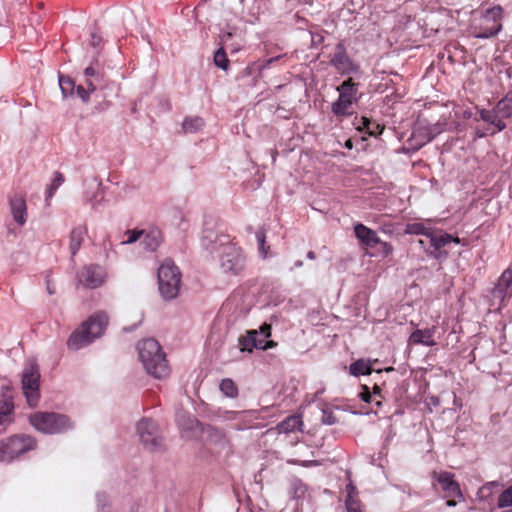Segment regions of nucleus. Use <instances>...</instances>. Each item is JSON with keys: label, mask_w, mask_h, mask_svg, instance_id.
Instances as JSON below:
<instances>
[{"label": "nucleus", "mask_w": 512, "mask_h": 512, "mask_svg": "<svg viewBox=\"0 0 512 512\" xmlns=\"http://www.w3.org/2000/svg\"><path fill=\"white\" fill-rule=\"evenodd\" d=\"M346 146H347V147H351V141H350V140H348V141L346 142Z\"/></svg>", "instance_id": "obj_62"}, {"label": "nucleus", "mask_w": 512, "mask_h": 512, "mask_svg": "<svg viewBox=\"0 0 512 512\" xmlns=\"http://www.w3.org/2000/svg\"><path fill=\"white\" fill-rule=\"evenodd\" d=\"M354 232L357 239L368 247H375L380 242L377 233L363 224L355 225Z\"/></svg>", "instance_id": "obj_17"}, {"label": "nucleus", "mask_w": 512, "mask_h": 512, "mask_svg": "<svg viewBox=\"0 0 512 512\" xmlns=\"http://www.w3.org/2000/svg\"><path fill=\"white\" fill-rule=\"evenodd\" d=\"M426 124H424L422 121H420L417 126L414 128L412 132V138L417 142L419 146H423L424 144H421L423 139L426 138L427 131L425 130Z\"/></svg>", "instance_id": "obj_37"}, {"label": "nucleus", "mask_w": 512, "mask_h": 512, "mask_svg": "<svg viewBox=\"0 0 512 512\" xmlns=\"http://www.w3.org/2000/svg\"><path fill=\"white\" fill-rule=\"evenodd\" d=\"M137 350L139 359L148 374L157 379L169 375L170 369L165 354L156 340L149 338L138 342Z\"/></svg>", "instance_id": "obj_2"}, {"label": "nucleus", "mask_w": 512, "mask_h": 512, "mask_svg": "<svg viewBox=\"0 0 512 512\" xmlns=\"http://www.w3.org/2000/svg\"><path fill=\"white\" fill-rule=\"evenodd\" d=\"M140 242L146 250L154 251L160 245L161 233L157 229L143 230Z\"/></svg>", "instance_id": "obj_18"}, {"label": "nucleus", "mask_w": 512, "mask_h": 512, "mask_svg": "<svg viewBox=\"0 0 512 512\" xmlns=\"http://www.w3.org/2000/svg\"><path fill=\"white\" fill-rule=\"evenodd\" d=\"M346 493L347 497L345 500H358L357 499V489L356 487L350 482L346 486Z\"/></svg>", "instance_id": "obj_42"}, {"label": "nucleus", "mask_w": 512, "mask_h": 512, "mask_svg": "<svg viewBox=\"0 0 512 512\" xmlns=\"http://www.w3.org/2000/svg\"><path fill=\"white\" fill-rule=\"evenodd\" d=\"M256 239H257V243H258V251H259V254L260 256L263 258V259H266L269 255H268V250H269V247L265 245V242H266V233H265V230L264 229H258L256 231Z\"/></svg>", "instance_id": "obj_32"}, {"label": "nucleus", "mask_w": 512, "mask_h": 512, "mask_svg": "<svg viewBox=\"0 0 512 512\" xmlns=\"http://www.w3.org/2000/svg\"><path fill=\"white\" fill-rule=\"evenodd\" d=\"M322 423L326 425H332L336 423V417L334 416L332 411L323 410L322 412Z\"/></svg>", "instance_id": "obj_41"}, {"label": "nucleus", "mask_w": 512, "mask_h": 512, "mask_svg": "<svg viewBox=\"0 0 512 512\" xmlns=\"http://www.w3.org/2000/svg\"><path fill=\"white\" fill-rule=\"evenodd\" d=\"M137 433L141 442L150 451H156L162 447V438L158 433V427L151 419L140 420L137 424Z\"/></svg>", "instance_id": "obj_11"}, {"label": "nucleus", "mask_w": 512, "mask_h": 512, "mask_svg": "<svg viewBox=\"0 0 512 512\" xmlns=\"http://www.w3.org/2000/svg\"><path fill=\"white\" fill-rule=\"evenodd\" d=\"M202 245L211 252L219 250L220 267L225 273L239 274L245 267V256L240 248L229 243H205Z\"/></svg>", "instance_id": "obj_4"}, {"label": "nucleus", "mask_w": 512, "mask_h": 512, "mask_svg": "<svg viewBox=\"0 0 512 512\" xmlns=\"http://www.w3.org/2000/svg\"><path fill=\"white\" fill-rule=\"evenodd\" d=\"M418 243L429 256L437 260H443L448 256L444 248L451 243L459 244L460 239L453 237L451 234L433 229L428 240L420 239Z\"/></svg>", "instance_id": "obj_9"}, {"label": "nucleus", "mask_w": 512, "mask_h": 512, "mask_svg": "<svg viewBox=\"0 0 512 512\" xmlns=\"http://www.w3.org/2000/svg\"><path fill=\"white\" fill-rule=\"evenodd\" d=\"M330 64L341 74H350L358 70V66L348 56L342 43L336 45Z\"/></svg>", "instance_id": "obj_14"}, {"label": "nucleus", "mask_w": 512, "mask_h": 512, "mask_svg": "<svg viewBox=\"0 0 512 512\" xmlns=\"http://www.w3.org/2000/svg\"><path fill=\"white\" fill-rule=\"evenodd\" d=\"M29 423L44 434L63 433L73 427L68 416L55 412H35L29 416Z\"/></svg>", "instance_id": "obj_3"}, {"label": "nucleus", "mask_w": 512, "mask_h": 512, "mask_svg": "<svg viewBox=\"0 0 512 512\" xmlns=\"http://www.w3.org/2000/svg\"><path fill=\"white\" fill-rule=\"evenodd\" d=\"M36 448V441L28 435H13L0 445V462L10 463L20 455Z\"/></svg>", "instance_id": "obj_7"}, {"label": "nucleus", "mask_w": 512, "mask_h": 512, "mask_svg": "<svg viewBox=\"0 0 512 512\" xmlns=\"http://www.w3.org/2000/svg\"><path fill=\"white\" fill-rule=\"evenodd\" d=\"M10 422V414L0 411V426Z\"/></svg>", "instance_id": "obj_47"}, {"label": "nucleus", "mask_w": 512, "mask_h": 512, "mask_svg": "<svg viewBox=\"0 0 512 512\" xmlns=\"http://www.w3.org/2000/svg\"><path fill=\"white\" fill-rule=\"evenodd\" d=\"M448 123L444 119L443 121H438L434 124H426L425 130L427 131L426 138L423 139L421 144H426L432 141L438 134L445 131L447 129Z\"/></svg>", "instance_id": "obj_25"}, {"label": "nucleus", "mask_w": 512, "mask_h": 512, "mask_svg": "<svg viewBox=\"0 0 512 512\" xmlns=\"http://www.w3.org/2000/svg\"><path fill=\"white\" fill-rule=\"evenodd\" d=\"M86 234H87V229L84 226L75 227L71 231L69 249H70L72 256H75L76 253L81 248V245L84 241Z\"/></svg>", "instance_id": "obj_19"}, {"label": "nucleus", "mask_w": 512, "mask_h": 512, "mask_svg": "<svg viewBox=\"0 0 512 512\" xmlns=\"http://www.w3.org/2000/svg\"><path fill=\"white\" fill-rule=\"evenodd\" d=\"M302 426L301 417L298 415H292L287 417L285 420L280 422L277 426V429L280 433H290L296 430H300Z\"/></svg>", "instance_id": "obj_23"}, {"label": "nucleus", "mask_w": 512, "mask_h": 512, "mask_svg": "<svg viewBox=\"0 0 512 512\" xmlns=\"http://www.w3.org/2000/svg\"><path fill=\"white\" fill-rule=\"evenodd\" d=\"M374 395H378L380 394V388L378 386H374V391H373Z\"/></svg>", "instance_id": "obj_59"}, {"label": "nucleus", "mask_w": 512, "mask_h": 512, "mask_svg": "<svg viewBox=\"0 0 512 512\" xmlns=\"http://www.w3.org/2000/svg\"><path fill=\"white\" fill-rule=\"evenodd\" d=\"M107 502V497L105 494H98L97 495V505L98 507H104Z\"/></svg>", "instance_id": "obj_49"}, {"label": "nucleus", "mask_w": 512, "mask_h": 512, "mask_svg": "<svg viewBox=\"0 0 512 512\" xmlns=\"http://www.w3.org/2000/svg\"><path fill=\"white\" fill-rule=\"evenodd\" d=\"M204 126V121L200 117H187L184 119L182 128L186 133H194Z\"/></svg>", "instance_id": "obj_29"}, {"label": "nucleus", "mask_w": 512, "mask_h": 512, "mask_svg": "<svg viewBox=\"0 0 512 512\" xmlns=\"http://www.w3.org/2000/svg\"><path fill=\"white\" fill-rule=\"evenodd\" d=\"M84 74H85L86 77L98 76V72L96 71V69H95V67L93 65L88 66L85 69Z\"/></svg>", "instance_id": "obj_46"}, {"label": "nucleus", "mask_w": 512, "mask_h": 512, "mask_svg": "<svg viewBox=\"0 0 512 512\" xmlns=\"http://www.w3.org/2000/svg\"><path fill=\"white\" fill-rule=\"evenodd\" d=\"M107 325L108 316L104 312L93 314L70 335L68 348L77 351L90 345L104 334Z\"/></svg>", "instance_id": "obj_1"}, {"label": "nucleus", "mask_w": 512, "mask_h": 512, "mask_svg": "<svg viewBox=\"0 0 512 512\" xmlns=\"http://www.w3.org/2000/svg\"><path fill=\"white\" fill-rule=\"evenodd\" d=\"M239 414L240 412L228 411L226 412V419H235Z\"/></svg>", "instance_id": "obj_51"}, {"label": "nucleus", "mask_w": 512, "mask_h": 512, "mask_svg": "<svg viewBox=\"0 0 512 512\" xmlns=\"http://www.w3.org/2000/svg\"><path fill=\"white\" fill-rule=\"evenodd\" d=\"M462 117L464 119H470L472 117V111L467 109L462 112Z\"/></svg>", "instance_id": "obj_53"}, {"label": "nucleus", "mask_w": 512, "mask_h": 512, "mask_svg": "<svg viewBox=\"0 0 512 512\" xmlns=\"http://www.w3.org/2000/svg\"><path fill=\"white\" fill-rule=\"evenodd\" d=\"M477 135H478V137H484L486 135V133L477 132Z\"/></svg>", "instance_id": "obj_61"}, {"label": "nucleus", "mask_w": 512, "mask_h": 512, "mask_svg": "<svg viewBox=\"0 0 512 512\" xmlns=\"http://www.w3.org/2000/svg\"><path fill=\"white\" fill-rule=\"evenodd\" d=\"M143 235V230H127L125 232L126 239H124L121 244L127 245L135 243L139 241Z\"/></svg>", "instance_id": "obj_38"}, {"label": "nucleus", "mask_w": 512, "mask_h": 512, "mask_svg": "<svg viewBox=\"0 0 512 512\" xmlns=\"http://www.w3.org/2000/svg\"><path fill=\"white\" fill-rule=\"evenodd\" d=\"M338 99L332 104L331 110L336 116H349L353 113L352 106L358 101V84L352 78L345 80L337 87Z\"/></svg>", "instance_id": "obj_8"}, {"label": "nucleus", "mask_w": 512, "mask_h": 512, "mask_svg": "<svg viewBox=\"0 0 512 512\" xmlns=\"http://www.w3.org/2000/svg\"><path fill=\"white\" fill-rule=\"evenodd\" d=\"M232 33L231 32H223L221 35H220V41H221V44L222 46H229V41L231 40L232 38Z\"/></svg>", "instance_id": "obj_45"}, {"label": "nucleus", "mask_w": 512, "mask_h": 512, "mask_svg": "<svg viewBox=\"0 0 512 512\" xmlns=\"http://www.w3.org/2000/svg\"><path fill=\"white\" fill-rule=\"evenodd\" d=\"M86 85H87L86 90L89 91V94H91L92 92H94L96 90V87L91 80L87 79Z\"/></svg>", "instance_id": "obj_50"}, {"label": "nucleus", "mask_w": 512, "mask_h": 512, "mask_svg": "<svg viewBox=\"0 0 512 512\" xmlns=\"http://www.w3.org/2000/svg\"><path fill=\"white\" fill-rule=\"evenodd\" d=\"M446 504L450 507H454L456 506L457 504V501L455 500V498H448Z\"/></svg>", "instance_id": "obj_54"}, {"label": "nucleus", "mask_w": 512, "mask_h": 512, "mask_svg": "<svg viewBox=\"0 0 512 512\" xmlns=\"http://www.w3.org/2000/svg\"><path fill=\"white\" fill-rule=\"evenodd\" d=\"M107 278V273L100 265H88L83 267L78 273L79 283L89 289H95L102 286Z\"/></svg>", "instance_id": "obj_13"}, {"label": "nucleus", "mask_w": 512, "mask_h": 512, "mask_svg": "<svg viewBox=\"0 0 512 512\" xmlns=\"http://www.w3.org/2000/svg\"><path fill=\"white\" fill-rule=\"evenodd\" d=\"M502 512H512V509L505 510V511H502Z\"/></svg>", "instance_id": "obj_63"}, {"label": "nucleus", "mask_w": 512, "mask_h": 512, "mask_svg": "<svg viewBox=\"0 0 512 512\" xmlns=\"http://www.w3.org/2000/svg\"><path fill=\"white\" fill-rule=\"evenodd\" d=\"M410 344H422L425 346H434L436 342L433 339V331L430 329L415 330L409 337Z\"/></svg>", "instance_id": "obj_20"}, {"label": "nucleus", "mask_w": 512, "mask_h": 512, "mask_svg": "<svg viewBox=\"0 0 512 512\" xmlns=\"http://www.w3.org/2000/svg\"><path fill=\"white\" fill-rule=\"evenodd\" d=\"M178 425L181 429L191 432L197 431L201 427L200 422L193 417H188L186 421L178 419Z\"/></svg>", "instance_id": "obj_36"}, {"label": "nucleus", "mask_w": 512, "mask_h": 512, "mask_svg": "<svg viewBox=\"0 0 512 512\" xmlns=\"http://www.w3.org/2000/svg\"><path fill=\"white\" fill-rule=\"evenodd\" d=\"M77 94L78 96L82 99L83 102H88L89 101V91L86 90V88H84L83 86H78L77 87Z\"/></svg>", "instance_id": "obj_43"}, {"label": "nucleus", "mask_w": 512, "mask_h": 512, "mask_svg": "<svg viewBox=\"0 0 512 512\" xmlns=\"http://www.w3.org/2000/svg\"><path fill=\"white\" fill-rule=\"evenodd\" d=\"M499 483L496 481L487 482L478 491L479 497H486L491 493L492 488L498 486Z\"/></svg>", "instance_id": "obj_39"}, {"label": "nucleus", "mask_w": 512, "mask_h": 512, "mask_svg": "<svg viewBox=\"0 0 512 512\" xmlns=\"http://www.w3.org/2000/svg\"><path fill=\"white\" fill-rule=\"evenodd\" d=\"M498 508L512 507V485L503 490L498 497Z\"/></svg>", "instance_id": "obj_35"}, {"label": "nucleus", "mask_w": 512, "mask_h": 512, "mask_svg": "<svg viewBox=\"0 0 512 512\" xmlns=\"http://www.w3.org/2000/svg\"><path fill=\"white\" fill-rule=\"evenodd\" d=\"M364 127L368 128L369 120L365 117L362 118Z\"/></svg>", "instance_id": "obj_58"}, {"label": "nucleus", "mask_w": 512, "mask_h": 512, "mask_svg": "<svg viewBox=\"0 0 512 512\" xmlns=\"http://www.w3.org/2000/svg\"><path fill=\"white\" fill-rule=\"evenodd\" d=\"M219 388L221 392L229 398H235L238 395V388L234 381L230 378L223 379Z\"/></svg>", "instance_id": "obj_30"}, {"label": "nucleus", "mask_w": 512, "mask_h": 512, "mask_svg": "<svg viewBox=\"0 0 512 512\" xmlns=\"http://www.w3.org/2000/svg\"><path fill=\"white\" fill-rule=\"evenodd\" d=\"M181 274L178 267L166 259L158 269V286L161 296L165 300L177 297L180 289Z\"/></svg>", "instance_id": "obj_5"}, {"label": "nucleus", "mask_w": 512, "mask_h": 512, "mask_svg": "<svg viewBox=\"0 0 512 512\" xmlns=\"http://www.w3.org/2000/svg\"><path fill=\"white\" fill-rule=\"evenodd\" d=\"M214 64L221 68L222 70H227L229 65V60L227 58L224 47L221 46L215 53L213 57Z\"/></svg>", "instance_id": "obj_33"}, {"label": "nucleus", "mask_w": 512, "mask_h": 512, "mask_svg": "<svg viewBox=\"0 0 512 512\" xmlns=\"http://www.w3.org/2000/svg\"><path fill=\"white\" fill-rule=\"evenodd\" d=\"M512 284V273L509 270H505L499 278V281L493 291L495 298H501L502 300L507 296V290Z\"/></svg>", "instance_id": "obj_21"}, {"label": "nucleus", "mask_w": 512, "mask_h": 512, "mask_svg": "<svg viewBox=\"0 0 512 512\" xmlns=\"http://www.w3.org/2000/svg\"><path fill=\"white\" fill-rule=\"evenodd\" d=\"M307 258L310 259V260H314L316 258V255L313 251H309L307 253Z\"/></svg>", "instance_id": "obj_56"}, {"label": "nucleus", "mask_w": 512, "mask_h": 512, "mask_svg": "<svg viewBox=\"0 0 512 512\" xmlns=\"http://www.w3.org/2000/svg\"><path fill=\"white\" fill-rule=\"evenodd\" d=\"M303 266V262L301 260H297L295 263H294V268H300Z\"/></svg>", "instance_id": "obj_57"}, {"label": "nucleus", "mask_w": 512, "mask_h": 512, "mask_svg": "<svg viewBox=\"0 0 512 512\" xmlns=\"http://www.w3.org/2000/svg\"><path fill=\"white\" fill-rule=\"evenodd\" d=\"M479 116L482 121L493 126V130L490 131V129H488V133L491 135L497 132H501L506 128V123L503 121L500 115H498V113L495 112V108L491 110L480 109Z\"/></svg>", "instance_id": "obj_16"}, {"label": "nucleus", "mask_w": 512, "mask_h": 512, "mask_svg": "<svg viewBox=\"0 0 512 512\" xmlns=\"http://www.w3.org/2000/svg\"><path fill=\"white\" fill-rule=\"evenodd\" d=\"M258 336H257V340H263V335L261 334V330L258 331Z\"/></svg>", "instance_id": "obj_60"}, {"label": "nucleus", "mask_w": 512, "mask_h": 512, "mask_svg": "<svg viewBox=\"0 0 512 512\" xmlns=\"http://www.w3.org/2000/svg\"><path fill=\"white\" fill-rule=\"evenodd\" d=\"M14 409L13 396L9 387H2L0 395V411L11 414Z\"/></svg>", "instance_id": "obj_27"}, {"label": "nucleus", "mask_w": 512, "mask_h": 512, "mask_svg": "<svg viewBox=\"0 0 512 512\" xmlns=\"http://www.w3.org/2000/svg\"><path fill=\"white\" fill-rule=\"evenodd\" d=\"M372 363L367 359H358L351 363L349 366V372L351 375L358 377L361 375H369L372 372Z\"/></svg>", "instance_id": "obj_22"}, {"label": "nucleus", "mask_w": 512, "mask_h": 512, "mask_svg": "<svg viewBox=\"0 0 512 512\" xmlns=\"http://www.w3.org/2000/svg\"><path fill=\"white\" fill-rule=\"evenodd\" d=\"M47 291L51 295L55 293L54 287H52L49 282H47Z\"/></svg>", "instance_id": "obj_55"}, {"label": "nucleus", "mask_w": 512, "mask_h": 512, "mask_svg": "<svg viewBox=\"0 0 512 512\" xmlns=\"http://www.w3.org/2000/svg\"><path fill=\"white\" fill-rule=\"evenodd\" d=\"M495 112L503 119H508L512 116V96L507 95L497 102L494 106Z\"/></svg>", "instance_id": "obj_26"}, {"label": "nucleus", "mask_w": 512, "mask_h": 512, "mask_svg": "<svg viewBox=\"0 0 512 512\" xmlns=\"http://www.w3.org/2000/svg\"><path fill=\"white\" fill-rule=\"evenodd\" d=\"M433 228L426 226L421 222L408 223L405 228L407 234L423 235L427 239L429 238Z\"/></svg>", "instance_id": "obj_28"}, {"label": "nucleus", "mask_w": 512, "mask_h": 512, "mask_svg": "<svg viewBox=\"0 0 512 512\" xmlns=\"http://www.w3.org/2000/svg\"><path fill=\"white\" fill-rule=\"evenodd\" d=\"M102 44V38L96 33H91L90 45L94 48L100 47Z\"/></svg>", "instance_id": "obj_44"}, {"label": "nucleus", "mask_w": 512, "mask_h": 512, "mask_svg": "<svg viewBox=\"0 0 512 512\" xmlns=\"http://www.w3.org/2000/svg\"><path fill=\"white\" fill-rule=\"evenodd\" d=\"M360 395H361V398L363 401H365V402L372 401V395L370 394V392L366 386L364 387V391Z\"/></svg>", "instance_id": "obj_48"}, {"label": "nucleus", "mask_w": 512, "mask_h": 512, "mask_svg": "<svg viewBox=\"0 0 512 512\" xmlns=\"http://www.w3.org/2000/svg\"><path fill=\"white\" fill-rule=\"evenodd\" d=\"M434 478L440 486V489L443 491L444 497L458 498L459 500L463 499L459 484L454 480L453 474L446 471L438 474L434 473Z\"/></svg>", "instance_id": "obj_15"}, {"label": "nucleus", "mask_w": 512, "mask_h": 512, "mask_svg": "<svg viewBox=\"0 0 512 512\" xmlns=\"http://www.w3.org/2000/svg\"><path fill=\"white\" fill-rule=\"evenodd\" d=\"M22 391L30 407H36L40 400V372L35 361H28L21 376Z\"/></svg>", "instance_id": "obj_6"}, {"label": "nucleus", "mask_w": 512, "mask_h": 512, "mask_svg": "<svg viewBox=\"0 0 512 512\" xmlns=\"http://www.w3.org/2000/svg\"><path fill=\"white\" fill-rule=\"evenodd\" d=\"M11 209L14 220L23 225L26 221V205L23 199L15 198L11 201Z\"/></svg>", "instance_id": "obj_24"}, {"label": "nucleus", "mask_w": 512, "mask_h": 512, "mask_svg": "<svg viewBox=\"0 0 512 512\" xmlns=\"http://www.w3.org/2000/svg\"><path fill=\"white\" fill-rule=\"evenodd\" d=\"M501 16L502 9L499 6L486 10L481 20L480 31L476 32L474 36L480 39L495 36L502 28L500 23Z\"/></svg>", "instance_id": "obj_10"}, {"label": "nucleus", "mask_w": 512, "mask_h": 512, "mask_svg": "<svg viewBox=\"0 0 512 512\" xmlns=\"http://www.w3.org/2000/svg\"><path fill=\"white\" fill-rule=\"evenodd\" d=\"M59 86H60L63 96L67 97V96L73 94L75 83L69 77L59 76Z\"/></svg>", "instance_id": "obj_34"}, {"label": "nucleus", "mask_w": 512, "mask_h": 512, "mask_svg": "<svg viewBox=\"0 0 512 512\" xmlns=\"http://www.w3.org/2000/svg\"><path fill=\"white\" fill-rule=\"evenodd\" d=\"M347 512H362L359 500H345Z\"/></svg>", "instance_id": "obj_40"}, {"label": "nucleus", "mask_w": 512, "mask_h": 512, "mask_svg": "<svg viewBox=\"0 0 512 512\" xmlns=\"http://www.w3.org/2000/svg\"><path fill=\"white\" fill-rule=\"evenodd\" d=\"M64 177L60 172L54 173V178L46 191V202L49 203L56 190L63 184Z\"/></svg>", "instance_id": "obj_31"}, {"label": "nucleus", "mask_w": 512, "mask_h": 512, "mask_svg": "<svg viewBox=\"0 0 512 512\" xmlns=\"http://www.w3.org/2000/svg\"><path fill=\"white\" fill-rule=\"evenodd\" d=\"M280 58H281V56H277V57H272V58L268 59L266 61V63L264 64V67L270 66L273 62L279 60Z\"/></svg>", "instance_id": "obj_52"}, {"label": "nucleus", "mask_w": 512, "mask_h": 512, "mask_svg": "<svg viewBox=\"0 0 512 512\" xmlns=\"http://www.w3.org/2000/svg\"><path fill=\"white\" fill-rule=\"evenodd\" d=\"M258 334L259 333L257 330H250L247 332L246 336L240 337V350L251 352L254 348L266 350L267 348L273 346L272 341H267L271 335V325L264 323L261 326V334L263 335V340H257Z\"/></svg>", "instance_id": "obj_12"}]
</instances>
